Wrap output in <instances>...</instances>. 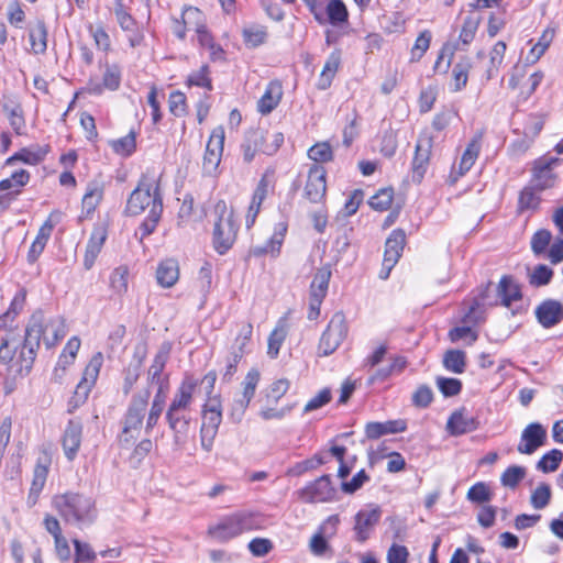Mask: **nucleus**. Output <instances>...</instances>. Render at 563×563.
<instances>
[{
    "instance_id": "obj_5",
    "label": "nucleus",
    "mask_w": 563,
    "mask_h": 563,
    "mask_svg": "<svg viewBox=\"0 0 563 563\" xmlns=\"http://www.w3.org/2000/svg\"><path fill=\"white\" fill-rule=\"evenodd\" d=\"M264 518L260 512L240 510L228 515L208 528V534L219 542H228L245 532L262 529Z\"/></svg>"
},
{
    "instance_id": "obj_63",
    "label": "nucleus",
    "mask_w": 563,
    "mask_h": 563,
    "mask_svg": "<svg viewBox=\"0 0 563 563\" xmlns=\"http://www.w3.org/2000/svg\"><path fill=\"white\" fill-rule=\"evenodd\" d=\"M526 470L522 466L512 465L509 466L500 477V482L504 486L515 488L525 477Z\"/></svg>"
},
{
    "instance_id": "obj_46",
    "label": "nucleus",
    "mask_w": 563,
    "mask_h": 563,
    "mask_svg": "<svg viewBox=\"0 0 563 563\" xmlns=\"http://www.w3.org/2000/svg\"><path fill=\"white\" fill-rule=\"evenodd\" d=\"M466 355L461 350H449L443 357V366L455 374L464 372L466 366Z\"/></svg>"
},
{
    "instance_id": "obj_54",
    "label": "nucleus",
    "mask_w": 563,
    "mask_h": 563,
    "mask_svg": "<svg viewBox=\"0 0 563 563\" xmlns=\"http://www.w3.org/2000/svg\"><path fill=\"white\" fill-rule=\"evenodd\" d=\"M79 349L80 339L78 336L70 338L58 358V365H63V371H65L68 365L74 363Z\"/></svg>"
},
{
    "instance_id": "obj_28",
    "label": "nucleus",
    "mask_w": 563,
    "mask_h": 563,
    "mask_svg": "<svg viewBox=\"0 0 563 563\" xmlns=\"http://www.w3.org/2000/svg\"><path fill=\"white\" fill-rule=\"evenodd\" d=\"M349 22V11L342 0H329L324 4L323 21L318 22L321 25L330 23L333 26H343Z\"/></svg>"
},
{
    "instance_id": "obj_8",
    "label": "nucleus",
    "mask_w": 563,
    "mask_h": 563,
    "mask_svg": "<svg viewBox=\"0 0 563 563\" xmlns=\"http://www.w3.org/2000/svg\"><path fill=\"white\" fill-rule=\"evenodd\" d=\"M222 421V406L219 397H209L202 410V424L200 429L201 448L210 452L219 426Z\"/></svg>"
},
{
    "instance_id": "obj_50",
    "label": "nucleus",
    "mask_w": 563,
    "mask_h": 563,
    "mask_svg": "<svg viewBox=\"0 0 563 563\" xmlns=\"http://www.w3.org/2000/svg\"><path fill=\"white\" fill-rule=\"evenodd\" d=\"M432 34L429 30L422 31L415 41L410 52V62H419L424 53L429 49Z\"/></svg>"
},
{
    "instance_id": "obj_29",
    "label": "nucleus",
    "mask_w": 563,
    "mask_h": 563,
    "mask_svg": "<svg viewBox=\"0 0 563 563\" xmlns=\"http://www.w3.org/2000/svg\"><path fill=\"white\" fill-rule=\"evenodd\" d=\"M48 152V145H31L9 157L7 159V165H12L15 161H20L29 165H37L45 159Z\"/></svg>"
},
{
    "instance_id": "obj_3",
    "label": "nucleus",
    "mask_w": 563,
    "mask_h": 563,
    "mask_svg": "<svg viewBox=\"0 0 563 563\" xmlns=\"http://www.w3.org/2000/svg\"><path fill=\"white\" fill-rule=\"evenodd\" d=\"M198 385V378L191 374H185L166 411V421L174 433V444L178 448L187 441L190 417L186 412L194 402Z\"/></svg>"
},
{
    "instance_id": "obj_24",
    "label": "nucleus",
    "mask_w": 563,
    "mask_h": 563,
    "mask_svg": "<svg viewBox=\"0 0 563 563\" xmlns=\"http://www.w3.org/2000/svg\"><path fill=\"white\" fill-rule=\"evenodd\" d=\"M107 236L108 232L104 225H96L93 228L88 240L84 256V266L86 269H90L93 266L99 253L103 247Z\"/></svg>"
},
{
    "instance_id": "obj_49",
    "label": "nucleus",
    "mask_w": 563,
    "mask_h": 563,
    "mask_svg": "<svg viewBox=\"0 0 563 563\" xmlns=\"http://www.w3.org/2000/svg\"><path fill=\"white\" fill-rule=\"evenodd\" d=\"M110 145L114 153L130 156L136 147L135 133L131 131L125 136L111 141Z\"/></svg>"
},
{
    "instance_id": "obj_34",
    "label": "nucleus",
    "mask_w": 563,
    "mask_h": 563,
    "mask_svg": "<svg viewBox=\"0 0 563 563\" xmlns=\"http://www.w3.org/2000/svg\"><path fill=\"white\" fill-rule=\"evenodd\" d=\"M168 350H161L154 357L152 365L147 371V382L148 384L161 385L168 384V378L163 377V371L168 361Z\"/></svg>"
},
{
    "instance_id": "obj_2",
    "label": "nucleus",
    "mask_w": 563,
    "mask_h": 563,
    "mask_svg": "<svg viewBox=\"0 0 563 563\" xmlns=\"http://www.w3.org/2000/svg\"><path fill=\"white\" fill-rule=\"evenodd\" d=\"M146 208H150L148 216L139 228L141 241L155 231L163 212L158 179L150 175H144L141 178L137 187L130 195L125 211L130 216H137Z\"/></svg>"
},
{
    "instance_id": "obj_41",
    "label": "nucleus",
    "mask_w": 563,
    "mask_h": 563,
    "mask_svg": "<svg viewBox=\"0 0 563 563\" xmlns=\"http://www.w3.org/2000/svg\"><path fill=\"white\" fill-rule=\"evenodd\" d=\"M331 275L332 273L329 266H322L319 268L311 282L310 295H318L325 298Z\"/></svg>"
},
{
    "instance_id": "obj_25",
    "label": "nucleus",
    "mask_w": 563,
    "mask_h": 563,
    "mask_svg": "<svg viewBox=\"0 0 563 563\" xmlns=\"http://www.w3.org/2000/svg\"><path fill=\"white\" fill-rule=\"evenodd\" d=\"M406 243V234L402 230L391 231L385 243L384 265L393 268L399 261Z\"/></svg>"
},
{
    "instance_id": "obj_39",
    "label": "nucleus",
    "mask_w": 563,
    "mask_h": 563,
    "mask_svg": "<svg viewBox=\"0 0 563 563\" xmlns=\"http://www.w3.org/2000/svg\"><path fill=\"white\" fill-rule=\"evenodd\" d=\"M31 48L35 54H43L47 48V30L45 23L38 20L34 26L30 29Z\"/></svg>"
},
{
    "instance_id": "obj_11",
    "label": "nucleus",
    "mask_w": 563,
    "mask_h": 563,
    "mask_svg": "<svg viewBox=\"0 0 563 563\" xmlns=\"http://www.w3.org/2000/svg\"><path fill=\"white\" fill-rule=\"evenodd\" d=\"M103 364V355L101 352L95 353L90 361L88 362L87 366L84 369L82 377L80 382L77 384L74 396L70 399V405H73L74 408L78 407L79 405L84 404L86 399L89 396V393L91 391L92 387L95 386L100 368Z\"/></svg>"
},
{
    "instance_id": "obj_47",
    "label": "nucleus",
    "mask_w": 563,
    "mask_h": 563,
    "mask_svg": "<svg viewBox=\"0 0 563 563\" xmlns=\"http://www.w3.org/2000/svg\"><path fill=\"white\" fill-rule=\"evenodd\" d=\"M186 82L189 87L196 86L205 88L208 91H211L213 89V86L210 77L209 66L202 65L199 69L191 71L188 75Z\"/></svg>"
},
{
    "instance_id": "obj_56",
    "label": "nucleus",
    "mask_w": 563,
    "mask_h": 563,
    "mask_svg": "<svg viewBox=\"0 0 563 563\" xmlns=\"http://www.w3.org/2000/svg\"><path fill=\"white\" fill-rule=\"evenodd\" d=\"M73 544L75 547V563H93L96 561L97 553L89 543L74 539Z\"/></svg>"
},
{
    "instance_id": "obj_36",
    "label": "nucleus",
    "mask_w": 563,
    "mask_h": 563,
    "mask_svg": "<svg viewBox=\"0 0 563 563\" xmlns=\"http://www.w3.org/2000/svg\"><path fill=\"white\" fill-rule=\"evenodd\" d=\"M507 45L504 41H498L489 52V60L485 70L486 80H490L499 73L504 62Z\"/></svg>"
},
{
    "instance_id": "obj_12",
    "label": "nucleus",
    "mask_w": 563,
    "mask_h": 563,
    "mask_svg": "<svg viewBox=\"0 0 563 563\" xmlns=\"http://www.w3.org/2000/svg\"><path fill=\"white\" fill-rule=\"evenodd\" d=\"M296 495L302 503L307 504L328 503L333 500L335 488L332 486L330 476L322 475L297 490Z\"/></svg>"
},
{
    "instance_id": "obj_1",
    "label": "nucleus",
    "mask_w": 563,
    "mask_h": 563,
    "mask_svg": "<svg viewBox=\"0 0 563 563\" xmlns=\"http://www.w3.org/2000/svg\"><path fill=\"white\" fill-rule=\"evenodd\" d=\"M66 335V325L62 317H46L43 311H35L24 331L14 324V316H0V364L5 368L7 378L16 379L30 374L41 341L47 349L55 346Z\"/></svg>"
},
{
    "instance_id": "obj_26",
    "label": "nucleus",
    "mask_w": 563,
    "mask_h": 563,
    "mask_svg": "<svg viewBox=\"0 0 563 563\" xmlns=\"http://www.w3.org/2000/svg\"><path fill=\"white\" fill-rule=\"evenodd\" d=\"M271 185H272V181L269 179V176L267 173H265L261 177V179L253 192V197H252V200H251V203H250L246 217H245V223H246L247 228H250L254 224L256 217L261 210V206H262L263 201L265 200V198L267 197L268 189H269Z\"/></svg>"
},
{
    "instance_id": "obj_9",
    "label": "nucleus",
    "mask_w": 563,
    "mask_h": 563,
    "mask_svg": "<svg viewBox=\"0 0 563 563\" xmlns=\"http://www.w3.org/2000/svg\"><path fill=\"white\" fill-rule=\"evenodd\" d=\"M562 163L559 157L542 156L531 163V178L529 184L539 190L551 189L558 181V175L554 168Z\"/></svg>"
},
{
    "instance_id": "obj_42",
    "label": "nucleus",
    "mask_w": 563,
    "mask_h": 563,
    "mask_svg": "<svg viewBox=\"0 0 563 563\" xmlns=\"http://www.w3.org/2000/svg\"><path fill=\"white\" fill-rule=\"evenodd\" d=\"M542 191L543 190L537 189V187H534L531 184H528L527 186H525L519 195V200H518L519 208L521 210H528V209L536 210L541 202L540 194Z\"/></svg>"
},
{
    "instance_id": "obj_23",
    "label": "nucleus",
    "mask_w": 563,
    "mask_h": 563,
    "mask_svg": "<svg viewBox=\"0 0 563 563\" xmlns=\"http://www.w3.org/2000/svg\"><path fill=\"white\" fill-rule=\"evenodd\" d=\"M121 84V69L115 64H106L102 82L99 84L93 80H89L87 91L92 95L102 93L103 89L117 90Z\"/></svg>"
},
{
    "instance_id": "obj_22",
    "label": "nucleus",
    "mask_w": 563,
    "mask_h": 563,
    "mask_svg": "<svg viewBox=\"0 0 563 563\" xmlns=\"http://www.w3.org/2000/svg\"><path fill=\"white\" fill-rule=\"evenodd\" d=\"M287 223L278 222L275 225L274 233L272 236L262 245H253L250 250L251 255L260 257L266 254H271L276 256L279 254L280 247L283 245L286 232H287Z\"/></svg>"
},
{
    "instance_id": "obj_59",
    "label": "nucleus",
    "mask_w": 563,
    "mask_h": 563,
    "mask_svg": "<svg viewBox=\"0 0 563 563\" xmlns=\"http://www.w3.org/2000/svg\"><path fill=\"white\" fill-rule=\"evenodd\" d=\"M553 277V271L547 265H537L532 273L529 275V283L534 287L548 285Z\"/></svg>"
},
{
    "instance_id": "obj_21",
    "label": "nucleus",
    "mask_w": 563,
    "mask_h": 563,
    "mask_svg": "<svg viewBox=\"0 0 563 563\" xmlns=\"http://www.w3.org/2000/svg\"><path fill=\"white\" fill-rule=\"evenodd\" d=\"M482 147V134L475 135L467 144L464 153L462 154L457 169L453 166L450 177L452 183H455L459 177L465 175L476 162Z\"/></svg>"
},
{
    "instance_id": "obj_64",
    "label": "nucleus",
    "mask_w": 563,
    "mask_h": 563,
    "mask_svg": "<svg viewBox=\"0 0 563 563\" xmlns=\"http://www.w3.org/2000/svg\"><path fill=\"white\" fill-rule=\"evenodd\" d=\"M552 239V234L548 230L537 231L531 239V250L536 255H541L545 252Z\"/></svg>"
},
{
    "instance_id": "obj_27",
    "label": "nucleus",
    "mask_w": 563,
    "mask_h": 563,
    "mask_svg": "<svg viewBox=\"0 0 563 563\" xmlns=\"http://www.w3.org/2000/svg\"><path fill=\"white\" fill-rule=\"evenodd\" d=\"M478 420L463 410L454 411L446 422V430L451 435L457 437L478 429Z\"/></svg>"
},
{
    "instance_id": "obj_18",
    "label": "nucleus",
    "mask_w": 563,
    "mask_h": 563,
    "mask_svg": "<svg viewBox=\"0 0 563 563\" xmlns=\"http://www.w3.org/2000/svg\"><path fill=\"white\" fill-rule=\"evenodd\" d=\"M534 316L544 329L553 328L563 320V303L555 299L543 300L536 307Z\"/></svg>"
},
{
    "instance_id": "obj_4",
    "label": "nucleus",
    "mask_w": 563,
    "mask_h": 563,
    "mask_svg": "<svg viewBox=\"0 0 563 563\" xmlns=\"http://www.w3.org/2000/svg\"><path fill=\"white\" fill-rule=\"evenodd\" d=\"M52 506L65 523L84 528L92 525L97 518V509L91 497L68 492L55 495Z\"/></svg>"
},
{
    "instance_id": "obj_40",
    "label": "nucleus",
    "mask_w": 563,
    "mask_h": 563,
    "mask_svg": "<svg viewBox=\"0 0 563 563\" xmlns=\"http://www.w3.org/2000/svg\"><path fill=\"white\" fill-rule=\"evenodd\" d=\"M30 180V173L25 169H19L12 173L8 178L0 181L1 191H10L11 194H20L21 188Z\"/></svg>"
},
{
    "instance_id": "obj_13",
    "label": "nucleus",
    "mask_w": 563,
    "mask_h": 563,
    "mask_svg": "<svg viewBox=\"0 0 563 563\" xmlns=\"http://www.w3.org/2000/svg\"><path fill=\"white\" fill-rule=\"evenodd\" d=\"M261 379V373L256 368H251L242 382V394L235 398L231 408V418L234 422H240L253 399L257 385Z\"/></svg>"
},
{
    "instance_id": "obj_57",
    "label": "nucleus",
    "mask_w": 563,
    "mask_h": 563,
    "mask_svg": "<svg viewBox=\"0 0 563 563\" xmlns=\"http://www.w3.org/2000/svg\"><path fill=\"white\" fill-rule=\"evenodd\" d=\"M4 111L9 119L10 125L14 130V132L19 135L24 133L25 121L23 117V111L21 106L15 104L12 108H9L8 104L4 106Z\"/></svg>"
},
{
    "instance_id": "obj_31",
    "label": "nucleus",
    "mask_w": 563,
    "mask_h": 563,
    "mask_svg": "<svg viewBox=\"0 0 563 563\" xmlns=\"http://www.w3.org/2000/svg\"><path fill=\"white\" fill-rule=\"evenodd\" d=\"M179 279V265L174 258H166L159 262L156 269V280L163 288L173 287Z\"/></svg>"
},
{
    "instance_id": "obj_55",
    "label": "nucleus",
    "mask_w": 563,
    "mask_h": 563,
    "mask_svg": "<svg viewBox=\"0 0 563 563\" xmlns=\"http://www.w3.org/2000/svg\"><path fill=\"white\" fill-rule=\"evenodd\" d=\"M493 494L489 486L484 482L474 484L467 492L466 498L475 504L488 503L492 500Z\"/></svg>"
},
{
    "instance_id": "obj_20",
    "label": "nucleus",
    "mask_w": 563,
    "mask_h": 563,
    "mask_svg": "<svg viewBox=\"0 0 563 563\" xmlns=\"http://www.w3.org/2000/svg\"><path fill=\"white\" fill-rule=\"evenodd\" d=\"M432 141L430 137H422L417 141L415 156L411 164L412 180L421 183L430 159Z\"/></svg>"
},
{
    "instance_id": "obj_53",
    "label": "nucleus",
    "mask_w": 563,
    "mask_h": 563,
    "mask_svg": "<svg viewBox=\"0 0 563 563\" xmlns=\"http://www.w3.org/2000/svg\"><path fill=\"white\" fill-rule=\"evenodd\" d=\"M142 361L139 360L134 363H130L123 371V385L122 391L124 395H129L133 389L141 374Z\"/></svg>"
},
{
    "instance_id": "obj_62",
    "label": "nucleus",
    "mask_w": 563,
    "mask_h": 563,
    "mask_svg": "<svg viewBox=\"0 0 563 563\" xmlns=\"http://www.w3.org/2000/svg\"><path fill=\"white\" fill-rule=\"evenodd\" d=\"M394 199V191L390 188H384L378 190L377 194H375L369 199V206L378 211H385L387 210L393 202Z\"/></svg>"
},
{
    "instance_id": "obj_52",
    "label": "nucleus",
    "mask_w": 563,
    "mask_h": 563,
    "mask_svg": "<svg viewBox=\"0 0 563 563\" xmlns=\"http://www.w3.org/2000/svg\"><path fill=\"white\" fill-rule=\"evenodd\" d=\"M286 335H287L286 325L282 324V323H279L269 334L267 354L272 358L277 357L280 346L286 339Z\"/></svg>"
},
{
    "instance_id": "obj_17",
    "label": "nucleus",
    "mask_w": 563,
    "mask_h": 563,
    "mask_svg": "<svg viewBox=\"0 0 563 563\" xmlns=\"http://www.w3.org/2000/svg\"><path fill=\"white\" fill-rule=\"evenodd\" d=\"M82 438V423L79 419H70L62 437V446L68 461H74L80 449Z\"/></svg>"
},
{
    "instance_id": "obj_10",
    "label": "nucleus",
    "mask_w": 563,
    "mask_h": 563,
    "mask_svg": "<svg viewBox=\"0 0 563 563\" xmlns=\"http://www.w3.org/2000/svg\"><path fill=\"white\" fill-rule=\"evenodd\" d=\"M347 334V324L345 316L342 312H335L325 331L322 333L319 342V354L328 356L332 354L343 342Z\"/></svg>"
},
{
    "instance_id": "obj_16",
    "label": "nucleus",
    "mask_w": 563,
    "mask_h": 563,
    "mask_svg": "<svg viewBox=\"0 0 563 563\" xmlns=\"http://www.w3.org/2000/svg\"><path fill=\"white\" fill-rule=\"evenodd\" d=\"M547 441V430L539 422L529 423L521 433L518 451L521 454H532Z\"/></svg>"
},
{
    "instance_id": "obj_35",
    "label": "nucleus",
    "mask_w": 563,
    "mask_h": 563,
    "mask_svg": "<svg viewBox=\"0 0 563 563\" xmlns=\"http://www.w3.org/2000/svg\"><path fill=\"white\" fill-rule=\"evenodd\" d=\"M253 334V327L249 322H243L240 324L239 332L234 339V342L231 345L230 353L231 354H240V358L244 356V354L250 352V345Z\"/></svg>"
},
{
    "instance_id": "obj_38",
    "label": "nucleus",
    "mask_w": 563,
    "mask_h": 563,
    "mask_svg": "<svg viewBox=\"0 0 563 563\" xmlns=\"http://www.w3.org/2000/svg\"><path fill=\"white\" fill-rule=\"evenodd\" d=\"M472 67L471 59L468 57L461 58L452 69V90H462L468 80V73Z\"/></svg>"
},
{
    "instance_id": "obj_43",
    "label": "nucleus",
    "mask_w": 563,
    "mask_h": 563,
    "mask_svg": "<svg viewBox=\"0 0 563 563\" xmlns=\"http://www.w3.org/2000/svg\"><path fill=\"white\" fill-rule=\"evenodd\" d=\"M479 23L481 18L477 14L471 13L466 15L459 35V42L464 46L470 45L475 38Z\"/></svg>"
},
{
    "instance_id": "obj_19",
    "label": "nucleus",
    "mask_w": 563,
    "mask_h": 563,
    "mask_svg": "<svg viewBox=\"0 0 563 563\" xmlns=\"http://www.w3.org/2000/svg\"><path fill=\"white\" fill-rule=\"evenodd\" d=\"M51 457L47 453H43L38 456L34 471H33V481L30 488V494L27 497V503L33 506L36 504L37 498L41 492L44 488V485L47 479L49 466H51Z\"/></svg>"
},
{
    "instance_id": "obj_14",
    "label": "nucleus",
    "mask_w": 563,
    "mask_h": 563,
    "mask_svg": "<svg viewBox=\"0 0 563 563\" xmlns=\"http://www.w3.org/2000/svg\"><path fill=\"white\" fill-rule=\"evenodd\" d=\"M382 517V509L378 505L369 504L361 509L354 517V533L357 542H365L375 526L379 522Z\"/></svg>"
},
{
    "instance_id": "obj_60",
    "label": "nucleus",
    "mask_w": 563,
    "mask_h": 563,
    "mask_svg": "<svg viewBox=\"0 0 563 563\" xmlns=\"http://www.w3.org/2000/svg\"><path fill=\"white\" fill-rule=\"evenodd\" d=\"M551 499V488L548 484H540L531 494L530 503L534 509L545 508Z\"/></svg>"
},
{
    "instance_id": "obj_58",
    "label": "nucleus",
    "mask_w": 563,
    "mask_h": 563,
    "mask_svg": "<svg viewBox=\"0 0 563 563\" xmlns=\"http://www.w3.org/2000/svg\"><path fill=\"white\" fill-rule=\"evenodd\" d=\"M267 37V31L264 26H251L243 30V38L247 46L257 47L262 45Z\"/></svg>"
},
{
    "instance_id": "obj_6",
    "label": "nucleus",
    "mask_w": 563,
    "mask_h": 563,
    "mask_svg": "<svg viewBox=\"0 0 563 563\" xmlns=\"http://www.w3.org/2000/svg\"><path fill=\"white\" fill-rule=\"evenodd\" d=\"M214 224L212 243L217 253L225 254L234 244L239 224L234 212L224 200H219L213 207Z\"/></svg>"
},
{
    "instance_id": "obj_61",
    "label": "nucleus",
    "mask_w": 563,
    "mask_h": 563,
    "mask_svg": "<svg viewBox=\"0 0 563 563\" xmlns=\"http://www.w3.org/2000/svg\"><path fill=\"white\" fill-rule=\"evenodd\" d=\"M308 156L316 163H327L332 159L333 152L328 142H320L309 148Z\"/></svg>"
},
{
    "instance_id": "obj_44",
    "label": "nucleus",
    "mask_w": 563,
    "mask_h": 563,
    "mask_svg": "<svg viewBox=\"0 0 563 563\" xmlns=\"http://www.w3.org/2000/svg\"><path fill=\"white\" fill-rule=\"evenodd\" d=\"M264 141V133L262 131H253L249 134L245 142L242 144L243 158L250 163L255 157L257 152H261L262 142Z\"/></svg>"
},
{
    "instance_id": "obj_37",
    "label": "nucleus",
    "mask_w": 563,
    "mask_h": 563,
    "mask_svg": "<svg viewBox=\"0 0 563 563\" xmlns=\"http://www.w3.org/2000/svg\"><path fill=\"white\" fill-rule=\"evenodd\" d=\"M498 296L503 305L509 307L511 302L521 298V292L518 284L510 276H504L498 284Z\"/></svg>"
},
{
    "instance_id": "obj_32",
    "label": "nucleus",
    "mask_w": 563,
    "mask_h": 563,
    "mask_svg": "<svg viewBox=\"0 0 563 563\" xmlns=\"http://www.w3.org/2000/svg\"><path fill=\"white\" fill-rule=\"evenodd\" d=\"M283 96V88L278 81H271L264 95L261 97L257 103V110L262 114L271 113L279 103Z\"/></svg>"
},
{
    "instance_id": "obj_48",
    "label": "nucleus",
    "mask_w": 563,
    "mask_h": 563,
    "mask_svg": "<svg viewBox=\"0 0 563 563\" xmlns=\"http://www.w3.org/2000/svg\"><path fill=\"white\" fill-rule=\"evenodd\" d=\"M128 277H129V267L125 265H121L115 267L110 275V287L111 289L118 294L123 295L128 291Z\"/></svg>"
},
{
    "instance_id": "obj_15",
    "label": "nucleus",
    "mask_w": 563,
    "mask_h": 563,
    "mask_svg": "<svg viewBox=\"0 0 563 563\" xmlns=\"http://www.w3.org/2000/svg\"><path fill=\"white\" fill-rule=\"evenodd\" d=\"M327 172L319 164H313L308 172L307 183L303 188V197L311 203L323 201L327 192Z\"/></svg>"
},
{
    "instance_id": "obj_45",
    "label": "nucleus",
    "mask_w": 563,
    "mask_h": 563,
    "mask_svg": "<svg viewBox=\"0 0 563 563\" xmlns=\"http://www.w3.org/2000/svg\"><path fill=\"white\" fill-rule=\"evenodd\" d=\"M181 19L188 30H195L206 26V18L201 10L196 7L186 5L181 12Z\"/></svg>"
},
{
    "instance_id": "obj_7",
    "label": "nucleus",
    "mask_w": 563,
    "mask_h": 563,
    "mask_svg": "<svg viewBox=\"0 0 563 563\" xmlns=\"http://www.w3.org/2000/svg\"><path fill=\"white\" fill-rule=\"evenodd\" d=\"M151 391L148 388L134 394L128 405L122 418V431L119 441L122 444H130L137 439L143 428L145 413L148 406Z\"/></svg>"
},
{
    "instance_id": "obj_33",
    "label": "nucleus",
    "mask_w": 563,
    "mask_h": 563,
    "mask_svg": "<svg viewBox=\"0 0 563 563\" xmlns=\"http://www.w3.org/2000/svg\"><path fill=\"white\" fill-rule=\"evenodd\" d=\"M341 65V51L334 49L327 58L323 69L317 82L320 90L328 89Z\"/></svg>"
},
{
    "instance_id": "obj_51",
    "label": "nucleus",
    "mask_w": 563,
    "mask_h": 563,
    "mask_svg": "<svg viewBox=\"0 0 563 563\" xmlns=\"http://www.w3.org/2000/svg\"><path fill=\"white\" fill-rule=\"evenodd\" d=\"M563 453L553 449L545 453L537 464V468L543 473H552L556 471L562 462Z\"/></svg>"
},
{
    "instance_id": "obj_30",
    "label": "nucleus",
    "mask_w": 563,
    "mask_h": 563,
    "mask_svg": "<svg viewBox=\"0 0 563 563\" xmlns=\"http://www.w3.org/2000/svg\"><path fill=\"white\" fill-rule=\"evenodd\" d=\"M104 194L103 185L97 181H91L88 184L86 192L82 197L81 206V217L90 218L96 211L97 207L101 202Z\"/></svg>"
}]
</instances>
